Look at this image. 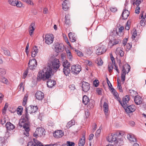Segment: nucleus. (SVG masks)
I'll return each mask as SVG.
<instances>
[{"label":"nucleus","mask_w":146,"mask_h":146,"mask_svg":"<svg viewBox=\"0 0 146 146\" xmlns=\"http://www.w3.org/2000/svg\"><path fill=\"white\" fill-rule=\"evenodd\" d=\"M50 60L52 67L48 66L40 71L37 75V81H40L41 80L44 81L48 79L51 76L52 68L54 70H57L59 68L60 62L59 59L52 57L50 58Z\"/></svg>","instance_id":"obj_1"},{"label":"nucleus","mask_w":146,"mask_h":146,"mask_svg":"<svg viewBox=\"0 0 146 146\" xmlns=\"http://www.w3.org/2000/svg\"><path fill=\"white\" fill-rule=\"evenodd\" d=\"M30 121L29 118V116L28 113H27L25 112V114H23L21 117V119L19 120V126L21 127L27 126V124L29 126L30 125Z\"/></svg>","instance_id":"obj_2"},{"label":"nucleus","mask_w":146,"mask_h":146,"mask_svg":"<svg viewBox=\"0 0 146 146\" xmlns=\"http://www.w3.org/2000/svg\"><path fill=\"white\" fill-rule=\"evenodd\" d=\"M130 68V66L128 64H125L121 68V78L123 83L125 80V75L129 72Z\"/></svg>","instance_id":"obj_3"},{"label":"nucleus","mask_w":146,"mask_h":146,"mask_svg":"<svg viewBox=\"0 0 146 146\" xmlns=\"http://www.w3.org/2000/svg\"><path fill=\"white\" fill-rule=\"evenodd\" d=\"M117 133H115L113 135L112 134L108 136L107 137V140L110 142H113L116 144L118 143L119 140L121 142V143H122L123 142L122 140L117 138Z\"/></svg>","instance_id":"obj_4"},{"label":"nucleus","mask_w":146,"mask_h":146,"mask_svg":"<svg viewBox=\"0 0 146 146\" xmlns=\"http://www.w3.org/2000/svg\"><path fill=\"white\" fill-rule=\"evenodd\" d=\"M70 63L68 60H65L63 62L62 66L63 67V72L66 76H69L70 73L69 67L70 66Z\"/></svg>","instance_id":"obj_5"},{"label":"nucleus","mask_w":146,"mask_h":146,"mask_svg":"<svg viewBox=\"0 0 146 146\" xmlns=\"http://www.w3.org/2000/svg\"><path fill=\"white\" fill-rule=\"evenodd\" d=\"M81 70V66L79 64H76L73 65L71 66L70 72L74 74H77Z\"/></svg>","instance_id":"obj_6"},{"label":"nucleus","mask_w":146,"mask_h":146,"mask_svg":"<svg viewBox=\"0 0 146 146\" xmlns=\"http://www.w3.org/2000/svg\"><path fill=\"white\" fill-rule=\"evenodd\" d=\"M106 50L107 48L106 46L103 44H99L98 46V48L96 50V54L99 55H101L105 53Z\"/></svg>","instance_id":"obj_7"},{"label":"nucleus","mask_w":146,"mask_h":146,"mask_svg":"<svg viewBox=\"0 0 146 146\" xmlns=\"http://www.w3.org/2000/svg\"><path fill=\"white\" fill-rule=\"evenodd\" d=\"M119 99L118 101L121 106L123 108H125V106H126L129 104V101L130 99V98L129 95H127L123 98L122 102L121 101L120 98Z\"/></svg>","instance_id":"obj_8"},{"label":"nucleus","mask_w":146,"mask_h":146,"mask_svg":"<svg viewBox=\"0 0 146 146\" xmlns=\"http://www.w3.org/2000/svg\"><path fill=\"white\" fill-rule=\"evenodd\" d=\"M38 108L37 106H30L27 107H26L25 110V112L27 114L28 112L31 113L36 112L38 110Z\"/></svg>","instance_id":"obj_9"},{"label":"nucleus","mask_w":146,"mask_h":146,"mask_svg":"<svg viewBox=\"0 0 146 146\" xmlns=\"http://www.w3.org/2000/svg\"><path fill=\"white\" fill-rule=\"evenodd\" d=\"M54 37L52 34H46L45 35L44 40L45 43L48 45L51 44L53 41Z\"/></svg>","instance_id":"obj_10"},{"label":"nucleus","mask_w":146,"mask_h":146,"mask_svg":"<svg viewBox=\"0 0 146 146\" xmlns=\"http://www.w3.org/2000/svg\"><path fill=\"white\" fill-rule=\"evenodd\" d=\"M37 64V62L35 58H33L29 60L28 66L30 69L33 70L36 67Z\"/></svg>","instance_id":"obj_11"},{"label":"nucleus","mask_w":146,"mask_h":146,"mask_svg":"<svg viewBox=\"0 0 146 146\" xmlns=\"http://www.w3.org/2000/svg\"><path fill=\"white\" fill-rule=\"evenodd\" d=\"M126 106L125 108H123L128 113L133 112L135 110L136 107L135 106L133 105H129V104H128Z\"/></svg>","instance_id":"obj_12"},{"label":"nucleus","mask_w":146,"mask_h":146,"mask_svg":"<svg viewBox=\"0 0 146 146\" xmlns=\"http://www.w3.org/2000/svg\"><path fill=\"white\" fill-rule=\"evenodd\" d=\"M64 49V45L62 43H56L55 46V51L57 53L62 52Z\"/></svg>","instance_id":"obj_13"},{"label":"nucleus","mask_w":146,"mask_h":146,"mask_svg":"<svg viewBox=\"0 0 146 146\" xmlns=\"http://www.w3.org/2000/svg\"><path fill=\"white\" fill-rule=\"evenodd\" d=\"M33 141L28 142L27 146H43V145L40 142L33 139Z\"/></svg>","instance_id":"obj_14"},{"label":"nucleus","mask_w":146,"mask_h":146,"mask_svg":"<svg viewBox=\"0 0 146 146\" xmlns=\"http://www.w3.org/2000/svg\"><path fill=\"white\" fill-rule=\"evenodd\" d=\"M82 84V90L84 92H87L90 89V84L86 82H83Z\"/></svg>","instance_id":"obj_15"},{"label":"nucleus","mask_w":146,"mask_h":146,"mask_svg":"<svg viewBox=\"0 0 146 146\" xmlns=\"http://www.w3.org/2000/svg\"><path fill=\"white\" fill-rule=\"evenodd\" d=\"M54 136L56 138L62 137L64 135V133L61 130H58L56 131L53 133Z\"/></svg>","instance_id":"obj_16"},{"label":"nucleus","mask_w":146,"mask_h":146,"mask_svg":"<svg viewBox=\"0 0 146 146\" xmlns=\"http://www.w3.org/2000/svg\"><path fill=\"white\" fill-rule=\"evenodd\" d=\"M36 99L39 100H42L44 98V94L41 91H37L35 94Z\"/></svg>","instance_id":"obj_17"},{"label":"nucleus","mask_w":146,"mask_h":146,"mask_svg":"<svg viewBox=\"0 0 146 146\" xmlns=\"http://www.w3.org/2000/svg\"><path fill=\"white\" fill-rule=\"evenodd\" d=\"M129 14V11L125 8L123 10L121 16L122 17L123 19L125 20L127 18Z\"/></svg>","instance_id":"obj_18"},{"label":"nucleus","mask_w":146,"mask_h":146,"mask_svg":"<svg viewBox=\"0 0 146 146\" xmlns=\"http://www.w3.org/2000/svg\"><path fill=\"white\" fill-rule=\"evenodd\" d=\"M121 40L119 39H116L115 38H113L112 39H111L110 40L109 44H111V46H113L119 44V42H121Z\"/></svg>","instance_id":"obj_19"},{"label":"nucleus","mask_w":146,"mask_h":146,"mask_svg":"<svg viewBox=\"0 0 146 146\" xmlns=\"http://www.w3.org/2000/svg\"><path fill=\"white\" fill-rule=\"evenodd\" d=\"M7 130L10 131L12 130L15 128V125L10 122H7L5 124Z\"/></svg>","instance_id":"obj_20"},{"label":"nucleus","mask_w":146,"mask_h":146,"mask_svg":"<svg viewBox=\"0 0 146 146\" xmlns=\"http://www.w3.org/2000/svg\"><path fill=\"white\" fill-rule=\"evenodd\" d=\"M134 101L137 105H140L142 102V99L140 96H137L134 97Z\"/></svg>","instance_id":"obj_21"},{"label":"nucleus","mask_w":146,"mask_h":146,"mask_svg":"<svg viewBox=\"0 0 146 146\" xmlns=\"http://www.w3.org/2000/svg\"><path fill=\"white\" fill-rule=\"evenodd\" d=\"M27 126H24V127H23L25 131H24L23 134L27 137H28L29 135V132L30 131V126H29L27 124Z\"/></svg>","instance_id":"obj_22"},{"label":"nucleus","mask_w":146,"mask_h":146,"mask_svg":"<svg viewBox=\"0 0 146 146\" xmlns=\"http://www.w3.org/2000/svg\"><path fill=\"white\" fill-rule=\"evenodd\" d=\"M56 84V81L51 79H48V81L47 82V86L49 88H51Z\"/></svg>","instance_id":"obj_23"},{"label":"nucleus","mask_w":146,"mask_h":146,"mask_svg":"<svg viewBox=\"0 0 146 146\" xmlns=\"http://www.w3.org/2000/svg\"><path fill=\"white\" fill-rule=\"evenodd\" d=\"M68 1L64 0L62 4V8L65 11L67 10L68 8Z\"/></svg>","instance_id":"obj_24"},{"label":"nucleus","mask_w":146,"mask_h":146,"mask_svg":"<svg viewBox=\"0 0 146 146\" xmlns=\"http://www.w3.org/2000/svg\"><path fill=\"white\" fill-rule=\"evenodd\" d=\"M34 23H32L29 26V35L31 36L33 35V33L35 29V28L34 27Z\"/></svg>","instance_id":"obj_25"},{"label":"nucleus","mask_w":146,"mask_h":146,"mask_svg":"<svg viewBox=\"0 0 146 146\" xmlns=\"http://www.w3.org/2000/svg\"><path fill=\"white\" fill-rule=\"evenodd\" d=\"M85 138L84 135L82 136V137L81 138L79 141L78 145L79 146H84L85 142Z\"/></svg>","instance_id":"obj_26"},{"label":"nucleus","mask_w":146,"mask_h":146,"mask_svg":"<svg viewBox=\"0 0 146 146\" xmlns=\"http://www.w3.org/2000/svg\"><path fill=\"white\" fill-rule=\"evenodd\" d=\"M68 36L70 41L72 42H75L76 40L74 34L70 32L68 34Z\"/></svg>","instance_id":"obj_27"},{"label":"nucleus","mask_w":146,"mask_h":146,"mask_svg":"<svg viewBox=\"0 0 146 146\" xmlns=\"http://www.w3.org/2000/svg\"><path fill=\"white\" fill-rule=\"evenodd\" d=\"M110 35L115 36H117V35L119 36H121V35H119V33L118 32L116 29H114L113 31H111L110 33Z\"/></svg>","instance_id":"obj_28"},{"label":"nucleus","mask_w":146,"mask_h":146,"mask_svg":"<svg viewBox=\"0 0 146 146\" xmlns=\"http://www.w3.org/2000/svg\"><path fill=\"white\" fill-rule=\"evenodd\" d=\"M89 98L86 96L85 95L83 97L82 102L85 105H87L90 102Z\"/></svg>","instance_id":"obj_29"},{"label":"nucleus","mask_w":146,"mask_h":146,"mask_svg":"<svg viewBox=\"0 0 146 146\" xmlns=\"http://www.w3.org/2000/svg\"><path fill=\"white\" fill-rule=\"evenodd\" d=\"M103 107L104 108V111L105 114H106L108 112V104L106 102H104Z\"/></svg>","instance_id":"obj_30"},{"label":"nucleus","mask_w":146,"mask_h":146,"mask_svg":"<svg viewBox=\"0 0 146 146\" xmlns=\"http://www.w3.org/2000/svg\"><path fill=\"white\" fill-rule=\"evenodd\" d=\"M75 123V122L74 120L72 119L67 123L66 127L67 128H69L72 126L74 125Z\"/></svg>","instance_id":"obj_31"},{"label":"nucleus","mask_w":146,"mask_h":146,"mask_svg":"<svg viewBox=\"0 0 146 146\" xmlns=\"http://www.w3.org/2000/svg\"><path fill=\"white\" fill-rule=\"evenodd\" d=\"M65 23L66 24L69 25L70 23V17L68 15H66L65 16Z\"/></svg>","instance_id":"obj_32"},{"label":"nucleus","mask_w":146,"mask_h":146,"mask_svg":"<svg viewBox=\"0 0 146 146\" xmlns=\"http://www.w3.org/2000/svg\"><path fill=\"white\" fill-rule=\"evenodd\" d=\"M127 138L130 141L132 142H136V139L134 137L132 136L131 135L128 134L127 135Z\"/></svg>","instance_id":"obj_33"},{"label":"nucleus","mask_w":146,"mask_h":146,"mask_svg":"<svg viewBox=\"0 0 146 146\" xmlns=\"http://www.w3.org/2000/svg\"><path fill=\"white\" fill-rule=\"evenodd\" d=\"M6 140L3 138H0V146H4L6 144Z\"/></svg>","instance_id":"obj_34"},{"label":"nucleus","mask_w":146,"mask_h":146,"mask_svg":"<svg viewBox=\"0 0 146 146\" xmlns=\"http://www.w3.org/2000/svg\"><path fill=\"white\" fill-rule=\"evenodd\" d=\"M129 93L130 95L133 97H135V96H137V92L136 91L133 90H129Z\"/></svg>","instance_id":"obj_35"},{"label":"nucleus","mask_w":146,"mask_h":146,"mask_svg":"<svg viewBox=\"0 0 146 146\" xmlns=\"http://www.w3.org/2000/svg\"><path fill=\"white\" fill-rule=\"evenodd\" d=\"M17 0H8L9 3L13 6H16Z\"/></svg>","instance_id":"obj_36"},{"label":"nucleus","mask_w":146,"mask_h":146,"mask_svg":"<svg viewBox=\"0 0 146 146\" xmlns=\"http://www.w3.org/2000/svg\"><path fill=\"white\" fill-rule=\"evenodd\" d=\"M23 108L22 106H19L17 109V113L18 114L21 115L22 114Z\"/></svg>","instance_id":"obj_37"},{"label":"nucleus","mask_w":146,"mask_h":146,"mask_svg":"<svg viewBox=\"0 0 146 146\" xmlns=\"http://www.w3.org/2000/svg\"><path fill=\"white\" fill-rule=\"evenodd\" d=\"M95 102L93 100H91L88 106V107L90 109L93 108L94 107Z\"/></svg>","instance_id":"obj_38"},{"label":"nucleus","mask_w":146,"mask_h":146,"mask_svg":"<svg viewBox=\"0 0 146 146\" xmlns=\"http://www.w3.org/2000/svg\"><path fill=\"white\" fill-rule=\"evenodd\" d=\"M132 47L131 44L130 43H128L126 45V46L125 47V49L127 51H129L130 50Z\"/></svg>","instance_id":"obj_39"},{"label":"nucleus","mask_w":146,"mask_h":146,"mask_svg":"<svg viewBox=\"0 0 146 146\" xmlns=\"http://www.w3.org/2000/svg\"><path fill=\"white\" fill-rule=\"evenodd\" d=\"M0 80L1 82L5 84H7L8 83V80L4 77L2 76Z\"/></svg>","instance_id":"obj_40"},{"label":"nucleus","mask_w":146,"mask_h":146,"mask_svg":"<svg viewBox=\"0 0 146 146\" xmlns=\"http://www.w3.org/2000/svg\"><path fill=\"white\" fill-rule=\"evenodd\" d=\"M112 93L113 94V96H114L116 100H117L118 101V100H119V99L120 98L119 97L118 94L117 92L115 90V91H114V92H112Z\"/></svg>","instance_id":"obj_41"},{"label":"nucleus","mask_w":146,"mask_h":146,"mask_svg":"<svg viewBox=\"0 0 146 146\" xmlns=\"http://www.w3.org/2000/svg\"><path fill=\"white\" fill-rule=\"evenodd\" d=\"M36 129H40V130H38L37 133H38L40 134V135H38L39 136H41L43 135V133H44V129H42L40 128H37Z\"/></svg>","instance_id":"obj_42"},{"label":"nucleus","mask_w":146,"mask_h":146,"mask_svg":"<svg viewBox=\"0 0 146 146\" xmlns=\"http://www.w3.org/2000/svg\"><path fill=\"white\" fill-rule=\"evenodd\" d=\"M97 64L98 66H101L103 64V62L101 58H100L97 59Z\"/></svg>","instance_id":"obj_43"},{"label":"nucleus","mask_w":146,"mask_h":146,"mask_svg":"<svg viewBox=\"0 0 146 146\" xmlns=\"http://www.w3.org/2000/svg\"><path fill=\"white\" fill-rule=\"evenodd\" d=\"M67 56H68V58L71 60V59L72 57V55L70 51L69 50H68V51L66 52Z\"/></svg>","instance_id":"obj_44"},{"label":"nucleus","mask_w":146,"mask_h":146,"mask_svg":"<svg viewBox=\"0 0 146 146\" xmlns=\"http://www.w3.org/2000/svg\"><path fill=\"white\" fill-rule=\"evenodd\" d=\"M85 63L87 66H92L93 65L92 62L90 60H86L85 62Z\"/></svg>","instance_id":"obj_45"},{"label":"nucleus","mask_w":146,"mask_h":146,"mask_svg":"<svg viewBox=\"0 0 146 146\" xmlns=\"http://www.w3.org/2000/svg\"><path fill=\"white\" fill-rule=\"evenodd\" d=\"M6 73L5 70L3 68H0V75H3Z\"/></svg>","instance_id":"obj_46"},{"label":"nucleus","mask_w":146,"mask_h":146,"mask_svg":"<svg viewBox=\"0 0 146 146\" xmlns=\"http://www.w3.org/2000/svg\"><path fill=\"white\" fill-rule=\"evenodd\" d=\"M75 51L77 55L80 57H82L83 56V54L80 51L76 49Z\"/></svg>","instance_id":"obj_47"},{"label":"nucleus","mask_w":146,"mask_h":146,"mask_svg":"<svg viewBox=\"0 0 146 146\" xmlns=\"http://www.w3.org/2000/svg\"><path fill=\"white\" fill-rule=\"evenodd\" d=\"M4 53V54L8 56H9L10 55V51L6 49H4L3 50Z\"/></svg>","instance_id":"obj_48"},{"label":"nucleus","mask_w":146,"mask_h":146,"mask_svg":"<svg viewBox=\"0 0 146 146\" xmlns=\"http://www.w3.org/2000/svg\"><path fill=\"white\" fill-rule=\"evenodd\" d=\"M22 1L26 3H27L30 5H33V3L31 0H21Z\"/></svg>","instance_id":"obj_49"},{"label":"nucleus","mask_w":146,"mask_h":146,"mask_svg":"<svg viewBox=\"0 0 146 146\" xmlns=\"http://www.w3.org/2000/svg\"><path fill=\"white\" fill-rule=\"evenodd\" d=\"M120 48V50H119V52L120 54V55L121 57H122L124 55V52L123 51V49L122 48H117V50H119Z\"/></svg>","instance_id":"obj_50"},{"label":"nucleus","mask_w":146,"mask_h":146,"mask_svg":"<svg viewBox=\"0 0 146 146\" xmlns=\"http://www.w3.org/2000/svg\"><path fill=\"white\" fill-rule=\"evenodd\" d=\"M18 88L19 91L21 90L22 89L23 90H24V87L23 86V83L22 82L20 83L18 86Z\"/></svg>","instance_id":"obj_51"},{"label":"nucleus","mask_w":146,"mask_h":146,"mask_svg":"<svg viewBox=\"0 0 146 146\" xmlns=\"http://www.w3.org/2000/svg\"><path fill=\"white\" fill-rule=\"evenodd\" d=\"M40 129H36L35 132L33 134V136L34 137H36L37 138L39 136L38 135H40V134L38 133H37L38 130H40Z\"/></svg>","instance_id":"obj_52"},{"label":"nucleus","mask_w":146,"mask_h":146,"mask_svg":"<svg viewBox=\"0 0 146 146\" xmlns=\"http://www.w3.org/2000/svg\"><path fill=\"white\" fill-rule=\"evenodd\" d=\"M141 3L140 0H136L135 2H134L133 4L134 5H136L137 6L139 7V5Z\"/></svg>","instance_id":"obj_53"},{"label":"nucleus","mask_w":146,"mask_h":146,"mask_svg":"<svg viewBox=\"0 0 146 146\" xmlns=\"http://www.w3.org/2000/svg\"><path fill=\"white\" fill-rule=\"evenodd\" d=\"M130 22L129 21L127 22V23L126 26L125 27V29L127 30H128L130 28Z\"/></svg>","instance_id":"obj_54"},{"label":"nucleus","mask_w":146,"mask_h":146,"mask_svg":"<svg viewBox=\"0 0 146 146\" xmlns=\"http://www.w3.org/2000/svg\"><path fill=\"white\" fill-rule=\"evenodd\" d=\"M139 17L141 18L142 19V20H143V21H144V22H145V21H146V15H145V16H143V14L142 13L140 14Z\"/></svg>","instance_id":"obj_55"},{"label":"nucleus","mask_w":146,"mask_h":146,"mask_svg":"<svg viewBox=\"0 0 146 146\" xmlns=\"http://www.w3.org/2000/svg\"><path fill=\"white\" fill-rule=\"evenodd\" d=\"M94 85L96 87L98 86L99 82L97 80H95L93 82Z\"/></svg>","instance_id":"obj_56"},{"label":"nucleus","mask_w":146,"mask_h":146,"mask_svg":"<svg viewBox=\"0 0 146 146\" xmlns=\"http://www.w3.org/2000/svg\"><path fill=\"white\" fill-rule=\"evenodd\" d=\"M124 29L123 27L121 26V27L118 29V32L119 33V35H121V36L122 35L121 33L122 30H123Z\"/></svg>","instance_id":"obj_57"},{"label":"nucleus","mask_w":146,"mask_h":146,"mask_svg":"<svg viewBox=\"0 0 146 146\" xmlns=\"http://www.w3.org/2000/svg\"><path fill=\"white\" fill-rule=\"evenodd\" d=\"M67 144L69 146H74L75 143L74 142L68 141L67 142Z\"/></svg>","instance_id":"obj_58"},{"label":"nucleus","mask_w":146,"mask_h":146,"mask_svg":"<svg viewBox=\"0 0 146 146\" xmlns=\"http://www.w3.org/2000/svg\"><path fill=\"white\" fill-rule=\"evenodd\" d=\"M17 3H16V6L17 7H21L22 5V4L21 2H19L18 0H17Z\"/></svg>","instance_id":"obj_59"},{"label":"nucleus","mask_w":146,"mask_h":146,"mask_svg":"<svg viewBox=\"0 0 146 146\" xmlns=\"http://www.w3.org/2000/svg\"><path fill=\"white\" fill-rule=\"evenodd\" d=\"M136 36H137V31H136V30H135L134 31L133 33L132 36V38L134 39L135 38V37Z\"/></svg>","instance_id":"obj_60"},{"label":"nucleus","mask_w":146,"mask_h":146,"mask_svg":"<svg viewBox=\"0 0 146 146\" xmlns=\"http://www.w3.org/2000/svg\"><path fill=\"white\" fill-rule=\"evenodd\" d=\"M102 89L101 88H97L96 90V92L98 93L99 95H101L102 94Z\"/></svg>","instance_id":"obj_61"},{"label":"nucleus","mask_w":146,"mask_h":146,"mask_svg":"<svg viewBox=\"0 0 146 146\" xmlns=\"http://www.w3.org/2000/svg\"><path fill=\"white\" fill-rule=\"evenodd\" d=\"M32 51H34L35 52L37 53L38 52V49L36 46H35L33 48Z\"/></svg>","instance_id":"obj_62"},{"label":"nucleus","mask_w":146,"mask_h":146,"mask_svg":"<svg viewBox=\"0 0 146 146\" xmlns=\"http://www.w3.org/2000/svg\"><path fill=\"white\" fill-rule=\"evenodd\" d=\"M144 21L141 20L140 21V24L142 26H144L146 24V21L145 22H144Z\"/></svg>","instance_id":"obj_63"},{"label":"nucleus","mask_w":146,"mask_h":146,"mask_svg":"<svg viewBox=\"0 0 146 146\" xmlns=\"http://www.w3.org/2000/svg\"><path fill=\"white\" fill-rule=\"evenodd\" d=\"M46 146H61V145L60 144H47L46 145Z\"/></svg>","instance_id":"obj_64"}]
</instances>
